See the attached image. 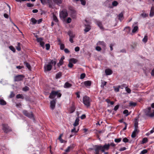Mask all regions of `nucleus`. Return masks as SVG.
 <instances>
[{"instance_id":"35","label":"nucleus","mask_w":154,"mask_h":154,"mask_svg":"<svg viewBox=\"0 0 154 154\" xmlns=\"http://www.w3.org/2000/svg\"><path fill=\"white\" fill-rule=\"evenodd\" d=\"M115 91L116 92H118L119 91V89L120 88V86H119L118 87H113Z\"/></svg>"},{"instance_id":"29","label":"nucleus","mask_w":154,"mask_h":154,"mask_svg":"<svg viewBox=\"0 0 154 154\" xmlns=\"http://www.w3.org/2000/svg\"><path fill=\"white\" fill-rule=\"evenodd\" d=\"M102 81L101 84V87L103 88L104 87V86L106 85V82H105L104 81H103L102 80Z\"/></svg>"},{"instance_id":"36","label":"nucleus","mask_w":154,"mask_h":154,"mask_svg":"<svg viewBox=\"0 0 154 154\" xmlns=\"http://www.w3.org/2000/svg\"><path fill=\"white\" fill-rule=\"evenodd\" d=\"M148 139L146 137H145L143 139L142 143L143 144L146 143L147 142Z\"/></svg>"},{"instance_id":"25","label":"nucleus","mask_w":154,"mask_h":154,"mask_svg":"<svg viewBox=\"0 0 154 154\" xmlns=\"http://www.w3.org/2000/svg\"><path fill=\"white\" fill-rule=\"evenodd\" d=\"M24 63L26 65V66L29 70H31V66L29 63L24 62Z\"/></svg>"},{"instance_id":"19","label":"nucleus","mask_w":154,"mask_h":154,"mask_svg":"<svg viewBox=\"0 0 154 154\" xmlns=\"http://www.w3.org/2000/svg\"><path fill=\"white\" fill-rule=\"evenodd\" d=\"M79 118H77L76 119L75 122L74 123L73 125L74 127L76 126L79 124Z\"/></svg>"},{"instance_id":"58","label":"nucleus","mask_w":154,"mask_h":154,"mask_svg":"<svg viewBox=\"0 0 154 154\" xmlns=\"http://www.w3.org/2000/svg\"><path fill=\"white\" fill-rule=\"evenodd\" d=\"M141 15L143 17H145L148 16V15L146 13H142L141 14Z\"/></svg>"},{"instance_id":"33","label":"nucleus","mask_w":154,"mask_h":154,"mask_svg":"<svg viewBox=\"0 0 154 154\" xmlns=\"http://www.w3.org/2000/svg\"><path fill=\"white\" fill-rule=\"evenodd\" d=\"M78 61V60L75 58H72L70 59V62H72L74 63H76Z\"/></svg>"},{"instance_id":"57","label":"nucleus","mask_w":154,"mask_h":154,"mask_svg":"<svg viewBox=\"0 0 154 154\" xmlns=\"http://www.w3.org/2000/svg\"><path fill=\"white\" fill-rule=\"evenodd\" d=\"M68 66L69 68H72L73 66V64L71 62H70L68 64Z\"/></svg>"},{"instance_id":"42","label":"nucleus","mask_w":154,"mask_h":154,"mask_svg":"<svg viewBox=\"0 0 154 154\" xmlns=\"http://www.w3.org/2000/svg\"><path fill=\"white\" fill-rule=\"evenodd\" d=\"M112 4L113 6H116L118 5V3L116 1H114L112 2Z\"/></svg>"},{"instance_id":"60","label":"nucleus","mask_w":154,"mask_h":154,"mask_svg":"<svg viewBox=\"0 0 154 154\" xmlns=\"http://www.w3.org/2000/svg\"><path fill=\"white\" fill-rule=\"evenodd\" d=\"M71 19L69 17L67 19L66 22L67 23H71Z\"/></svg>"},{"instance_id":"61","label":"nucleus","mask_w":154,"mask_h":154,"mask_svg":"<svg viewBox=\"0 0 154 154\" xmlns=\"http://www.w3.org/2000/svg\"><path fill=\"white\" fill-rule=\"evenodd\" d=\"M40 45L43 48H44L45 43L43 42H42L40 43Z\"/></svg>"},{"instance_id":"21","label":"nucleus","mask_w":154,"mask_h":154,"mask_svg":"<svg viewBox=\"0 0 154 154\" xmlns=\"http://www.w3.org/2000/svg\"><path fill=\"white\" fill-rule=\"evenodd\" d=\"M47 3L48 4L49 7L50 8H52L53 2L51 0H47Z\"/></svg>"},{"instance_id":"12","label":"nucleus","mask_w":154,"mask_h":154,"mask_svg":"<svg viewBox=\"0 0 154 154\" xmlns=\"http://www.w3.org/2000/svg\"><path fill=\"white\" fill-rule=\"evenodd\" d=\"M154 16V6L151 7L150 13L149 16L150 17H152Z\"/></svg>"},{"instance_id":"44","label":"nucleus","mask_w":154,"mask_h":154,"mask_svg":"<svg viewBox=\"0 0 154 154\" xmlns=\"http://www.w3.org/2000/svg\"><path fill=\"white\" fill-rule=\"evenodd\" d=\"M46 49L47 50H48L50 48V45L49 44H47L45 45Z\"/></svg>"},{"instance_id":"3","label":"nucleus","mask_w":154,"mask_h":154,"mask_svg":"<svg viewBox=\"0 0 154 154\" xmlns=\"http://www.w3.org/2000/svg\"><path fill=\"white\" fill-rule=\"evenodd\" d=\"M95 146H96L97 147V149H99L100 150H101L102 152H104L105 150H108L109 148V144H105L103 146L101 145H95Z\"/></svg>"},{"instance_id":"55","label":"nucleus","mask_w":154,"mask_h":154,"mask_svg":"<svg viewBox=\"0 0 154 154\" xmlns=\"http://www.w3.org/2000/svg\"><path fill=\"white\" fill-rule=\"evenodd\" d=\"M125 90L127 91V92L128 93H130L131 92V90L128 87H126Z\"/></svg>"},{"instance_id":"47","label":"nucleus","mask_w":154,"mask_h":154,"mask_svg":"<svg viewBox=\"0 0 154 154\" xmlns=\"http://www.w3.org/2000/svg\"><path fill=\"white\" fill-rule=\"evenodd\" d=\"M16 98H22L23 99V97L22 95L18 94L16 96Z\"/></svg>"},{"instance_id":"22","label":"nucleus","mask_w":154,"mask_h":154,"mask_svg":"<svg viewBox=\"0 0 154 154\" xmlns=\"http://www.w3.org/2000/svg\"><path fill=\"white\" fill-rule=\"evenodd\" d=\"M6 104V102L2 99H0V104L1 105H5Z\"/></svg>"},{"instance_id":"27","label":"nucleus","mask_w":154,"mask_h":154,"mask_svg":"<svg viewBox=\"0 0 154 154\" xmlns=\"http://www.w3.org/2000/svg\"><path fill=\"white\" fill-rule=\"evenodd\" d=\"M61 75H62L61 72H59L56 75L55 78L56 79H58V78H60L61 77Z\"/></svg>"},{"instance_id":"62","label":"nucleus","mask_w":154,"mask_h":154,"mask_svg":"<svg viewBox=\"0 0 154 154\" xmlns=\"http://www.w3.org/2000/svg\"><path fill=\"white\" fill-rule=\"evenodd\" d=\"M96 49L98 51H100L101 50V48L99 46H97L96 48Z\"/></svg>"},{"instance_id":"17","label":"nucleus","mask_w":154,"mask_h":154,"mask_svg":"<svg viewBox=\"0 0 154 154\" xmlns=\"http://www.w3.org/2000/svg\"><path fill=\"white\" fill-rule=\"evenodd\" d=\"M91 82L90 81H86L84 82V84L86 87L90 86L91 85Z\"/></svg>"},{"instance_id":"16","label":"nucleus","mask_w":154,"mask_h":154,"mask_svg":"<svg viewBox=\"0 0 154 154\" xmlns=\"http://www.w3.org/2000/svg\"><path fill=\"white\" fill-rule=\"evenodd\" d=\"M85 28L84 29V31L85 32H88L91 29V27L89 25H85Z\"/></svg>"},{"instance_id":"7","label":"nucleus","mask_w":154,"mask_h":154,"mask_svg":"<svg viewBox=\"0 0 154 154\" xmlns=\"http://www.w3.org/2000/svg\"><path fill=\"white\" fill-rule=\"evenodd\" d=\"M138 121L137 119H135L134 120V130L133 131H135L136 133H137L139 132V130H138Z\"/></svg>"},{"instance_id":"26","label":"nucleus","mask_w":154,"mask_h":154,"mask_svg":"<svg viewBox=\"0 0 154 154\" xmlns=\"http://www.w3.org/2000/svg\"><path fill=\"white\" fill-rule=\"evenodd\" d=\"M97 45H101L103 47H105V43L103 41H99L97 43Z\"/></svg>"},{"instance_id":"50","label":"nucleus","mask_w":154,"mask_h":154,"mask_svg":"<svg viewBox=\"0 0 154 154\" xmlns=\"http://www.w3.org/2000/svg\"><path fill=\"white\" fill-rule=\"evenodd\" d=\"M26 5L27 6L29 7H32L34 6V5L30 3H27Z\"/></svg>"},{"instance_id":"28","label":"nucleus","mask_w":154,"mask_h":154,"mask_svg":"<svg viewBox=\"0 0 154 154\" xmlns=\"http://www.w3.org/2000/svg\"><path fill=\"white\" fill-rule=\"evenodd\" d=\"M53 20L54 21L56 22H58V20L57 19L56 16L54 13L53 14Z\"/></svg>"},{"instance_id":"2","label":"nucleus","mask_w":154,"mask_h":154,"mask_svg":"<svg viewBox=\"0 0 154 154\" xmlns=\"http://www.w3.org/2000/svg\"><path fill=\"white\" fill-rule=\"evenodd\" d=\"M56 63L57 62L55 61L52 60H51L49 63L45 64L44 66V71L46 72L50 71L52 67V65L55 66Z\"/></svg>"},{"instance_id":"5","label":"nucleus","mask_w":154,"mask_h":154,"mask_svg":"<svg viewBox=\"0 0 154 154\" xmlns=\"http://www.w3.org/2000/svg\"><path fill=\"white\" fill-rule=\"evenodd\" d=\"M3 126V130L5 133H8L11 131V128L8 126L7 124H3L2 125Z\"/></svg>"},{"instance_id":"59","label":"nucleus","mask_w":154,"mask_h":154,"mask_svg":"<svg viewBox=\"0 0 154 154\" xmlns=\"http://www.w3.org/2000/svg\"><path fill=\"white\" fill-rule=\"evenodd\" d=\"M79 129L77 131L75 130V127L74 128L72 129L71 130V132H74V133H77Z\"/></svg>"},{"instance_id":"6","label":"nucleus","mask_w":154,"mask_h":154,"mask_svg":"<svg viewBox=\"0 0 154 154\" xmlns=\"http://www.w3.org/2000/svg\"><path fill=\"white\" fill-rule=\"evenodd\" d=\"M23 113L26 116L28 117L29 118H32L33 116L32 112L30 113L28 112V111L25 110H24L23 111Z\"/></svg>"},{"instance_id":"48","label":"nucleus","mask_w":154,"mask_h":154,"mask_svg":"<svg viewBox=\"0 0 154 154\" xmlns=\"http://www.w3.org/2000/svg\"><path fill=\"white\" fill-rule=\"evenodd\" d=\"M68 34L69 36V38H73L74 37V35L71 34L70 32H68Z\"/></svg>"},{"instance_id":"39","label":"nucleus","mask_w":154,"mask_h":154,"mask_svg":"<svg viewBox=\"0 0 154 154\" xmlns=\"http://www.w3.org/2000/svg\"><path fill=\"white\" fill-rule=\"evenodd\" d=\"M29 88L27 86H25L24 87L23 89V90L24 91H27L29 90Z\"/></svg>"},{"instance_id":"1","label":"nucleus","mask_w":154,"mask_h":154,"mask_svg":"<svg viewBox=\"0 0 154 154\" xmlns=\"http://www.w3.org/2000/svg\"><path fill=\"white\" fill-rule=\"evenodd\" d=\"M56 96H57V97H60L61 96V94L58 92L57 91H52L49 96L50 98L53 99V100L51 101L50 103V108L52 110H54L55 108L56 99L54 98Z\"/></svg>"},{"instance_id":"46","label":"nucleus","mask_w":154,"mask_h":154,"mask_svg":"<svg viewBox=\"0 0 154 154\" xmlns=\"http://www.w3.org/2000/svg\"><path fill=\"white\" fill-rule=\"evenodd\" d=\"M122 140L121 138H119L117 139H115V141L116 143H119Z\"/></svg>"},{"instance_id":"32","label":"nucleus","mask_w":154,"mask_h":154,"mask_svg":"<svg viewBox=\"0 0 154 154\" xmlns=\"http://www.w3.org/2000/svg\"><path fill=\"white\" fill-rule=\"evenodd\" d=\"M138 29V26H134V28L132 30V32L133 33H135V32Z\"/></svg>"},{"instance_id":"9","label":"nucleus","mask_w":154,"mask_h":154,"mask_svg":"<svg viewBox=\"0 0 154 154\" xmlns=\"http://www.w3.org/2000/svg\"><path fill=\"white\" fill-rule=\"evenodd\" d=\"M68 15L67 12L65 11H62L60 14V17L63 18H64L66 17Z\"/></svg>"},{"instance_id":"13","label":"nucleus","mask_w":154,"mask_h":154,"mask_svg":"<svg viewBox=\"0 0 154 154\" xmlns=\"http://www.w3.org/2000/svg\"><path fill=\"white\" fill-rule=\"evenodd\" d=\"M72 86V85L69 83L68 82H66L65 83L64 85V87L65 88H69Z\"/></svg>"},{"instance_id":"51","label":"nucleus","mask_w":154,"mask_h":154,"mask_svg":"<svg viewBox=\"0 0 154 154\" xmlns=\"http://www.w3.org/2000/svg\"><path fill=\"white\" fill-rule=\"evenodd\" d=\"M85 76V73H82L80 75V79H83Z\"/></svg>"},{"instance_id":"53","label":"nucleus","mask_w":154,"mask_h":154,"mask_svg":"<svg viewBox=\"0 0 154 154\" xmlns=\"http://www.w3.org/2000/svg\"><path fill=\"white\" fill-rule=\"evenodd\" d=\"M63 63V61H61L60 60L59 62V63H57V66H60L62 65Z\"/></svg>"},{"instance_id":"11","label":"nucleus","mask_w":154,"mask_h":154,"mask_svg":"<svg viewBox=\"0 0 154 154\" xmlns=\"http://www.w3.org/2000/svg\"><path fill=\"white\" fill-rule=\"evenodd\" d=\"M151 107H149L145 109L144 110V112L145 115L148 116H149L150 113V110L151 109Z\"/></svg>"},{"instance_id":"43","label":"nucleus","mask_w":154,"mask_h":154,"mask_svg":"<svg viewBox=\"0 0 154 154\" xmlns=\"http://www.w3.org/2000/svg\"><path fill=\"white\" fill-rule=\"evenodd\" d=\"M128 110L127 109H125V110H124L123 113L124 114H126V116H127L128 115H129V114L128 113Z\"/></svg>"},{"instance_id":"18","label":"nucleus","mask_w":154,"mask_h":154,"mask_svg":"<svg viewBox=\"0 0 154 154\" xmlns=\"http://www.w3.org/2000/svg\"><path fill=\"white\" fill-rule=\"evenodd\" d=\"M79 0H73L74 2H76L79 1ZM81 4L83 5H85L86 4V0H80Z\"/></svg>"},{"instance_id":"15","label":"nucleus","mask_w":154,"mask_h":154,"mask_svg":"<svg viewBox=\"0 0 154 154\" xmlns=\"http://www.w3.org/2000/svg\"><path fill=\"white\" fill-rule=\"evenodd\" d=\"M105 72L106 75H109L112 73V71L111 70L108 69L105 70Z\"/></svg>"},{"instance_id":"14","label":"nucleus","mask_w":154,"mask_h":154,"mask_svg":"<svg viewBox=\"0 0 154 154\" xmlns=\"http://www.w3.org/2000/svg\"><path fill=\"white\" fill-rule=\"evenodd\" d=\"M96 23L100 29H103L102 23L100 21L96 20Z\"/></svg>"},{"instance_id":"40","label":"nucleus","mask_w":154,"mask_h":154,"mask_svg":"<svg viewBox=\"0 0 154 154\" xmlns=\"http://www.w3.org/2000/svg\"><path fill=\"white\" fill-rule=\"evenodd\" d=\"M94 147L95 148V150L96 152L95 154H99L100 150L99 149H97V147L95 145L94 146Z\"/></svg>"},{"instance_id":"63","label":"nucleus","mask_w":154,"mask_h":154,"mask_svg":"<svg viewBox=\"0 0 154 154\" xmlns=\"http://www.w3.org/2000/svg\"><path fill=\"white\" fill-rule=\"evenodd\" d=\"M80 48L79 47H76L75 48V50L76 52L79 51Z\"/></svg>"},{"instance_id":"54","label":"nucleus","mask_w":154,"mask_h":154,"mask_svg":"<svg viewBox=\"0 0 154 154\" xmlns=\"http://www.w3.org/2000/svg\"><path fill=\"white\" fill-rule=\"evenodd\" d=\"M136 133L135 131H133L131 135V137L133 138H134L136 137Z\"/></svg>"},{"instance_id":"56","label":"nucleus","mask_w":154,"mask_h":154,"mask_svg":"<svg viewBox=\"0 0 154 154\" xmlns=\"http://www.w3.org/2000/svg\"><path fill=\"white\" fill-rule=\"evenodd\" d=\"M60 49L61 50H63L65 47V46L64 44H60Z\"/></svg>"},{"instance_id":"41","label":"nucleus","mask_w":154,"mask_h":154,"mask_svg":"<svg viewBox=\"0 0 154 154\" xmlns=\"http://www.w3.org/2000/svg\"><path fill=\"white\" fill-rule=\"evenodd\" d=\"M137 104L136 103H134L133 102H130L129 103V105L130 106H136Z\"/></svg>"},{"instance_id":"64","label":"nucleus","mask_w":154,"mask_h":154,"mask_svg":"<svg viewBox=\"0 0 154 154\" xmlns=\"http://www.w3.org/2000/svg\"><path fill=\"white\" fill-rule=\"evenodd\" d=\"M154 116V111L152 113H150L149 116L150 117H153Z\"/></svg>"},{"instance_id":"52","label":"nucleus","mask_w":154,"mask_h":154,"mask_svg":"<svg viewBox=\"0 0 154 154\" xmlns=\"http://www.w3.org/2000/svg\"><path fill=\"white\" fill-rule=\"evenodd\" d=\"M123 141L125 143H127L128 142L129 140L126 137H125L123 139Z\"/></svg>"},{"instance_id":"8","label":"nucleus","mask_w":154,"mask_h":154,"mask_svg":"<svg viewBox=\"0 0 154 154\" xmlns=\"http://www.w3.org/2000/svg\"><path fill=\"white\" fill-rule=\"evenodd\" d=\"M24 76L23 75H18L15 76L14 78V81H19L22 80Z\"/></svg>"},{"instance_id":"45","label":"nucleus","mask_w":154,"mask_h":154,"mask_svg":"<svg viewBox=\"0 0 154 154\" xmlns=\"http://www.w3.org/2000/svg\"><path fill=\"white\" fill-rule=\"evenodd\" d=\"M147 152V150L146 149H144L141 151L140 154H145V153H146Z\"/></svg>"},{"instance_id":"37","label":"nucleus","mask_w":154,"mask_h":154,"mask_svg":"<svg viewBox=\"0 0 154 154\" xmlns=\"http://www.w3.org/2000/svg\"><path fill=\"white\" fill-rule=\"evenodd\" d=\"M9 49L14 52H15V49L13 46H9Z\"/></svg>"},{"instance_id":"4","label":"nucleus","mask_w":154,"mask_h":154,"mask_svg":"<svg viewBox=\"0 0 154 154\" xmlns=\"http://www.w3.org/2000/svg\"><path fill=\"white\" fill-rule=\"evenodd\" d=\"M83 103L84 105L88 107L90 106V103L91 100L89 97L86 96H85L83 97Z\"/></svg>"},{"instance_id":"49","label":"nucleus","mask_w":154,"mask_h":154,"mask_svg":"<svg viewBox=\"0 0 154 154\" xmlns=\"http://www.w3.org/2000/svg\"><path fill=\"white\" fill-rule=\"evenodd\" d=\"M36 40L38 42L40 43L42 42L43 38H37V39H36Z\"/></svg>"},{"instance_id":"20","label":"nucleus","mask_w":154,"mask_h":154,"mask_svg":"<svg viewBox=\"0 0 154 154\" xmlns=\"http://www.w3.org/2000/svg\"><path fill=\"white\" fill-rule=\"evenodd\" d=\"M74 147L73 144L71 145H70L65 150V151L66 152H68L70 149H72Z\"/></svg>"},{"instance_id":"38","label":"nucleus","mask_w":154,"mask_h":154,"mask_svg":"<svg viewBox=\"0 0 154 154\" xmlns=\"http://www.w3.org/2000/svg\"><path fill=\"white\" fill-rule=\"evenodd\" d=\"M15 96V94L12 91L11 92V94L9 95V97L10 98H11L14 97Z\"/></svg>"},{"instance_id":"34","label":"nucleus","mask_w":154,"mask_h":154,"mask_svg":"<svg viewBox=\"0 0 154 154\" xmlns=\"http://www.w3.org/2000/svg\"><path fill=\"white\" fill-rule=\"evenodd\" d=\"M148 38L147 36L146 35L144 36V38L142 40V41L144 43H146L147 41Z\"/></svg>"},{"instance_id":"10","label":"nucleus","mask_w":154,"mask_h":154,"mask_svg":"<svg viewBox=\"0 0 154 154\" xmlns=\"http://www.w3.org/2000/svg\"><path fill=\"white\" fill-rule=\"evenodd\" d=\"M70 16L73 18H75L76 17V11L73 9L70 10Z\"/></svg>"},{"instance_id":"23","label":"nucleus","mask_w":154,"mask_h":154,"mask_svg":"<svg viewBox=\"0 0 154 154\" xmlns=\"http://www.w3.org/2000/svg\"><path fill=\"white\" fill-rule=\"evenodd\" d=\"M123 16V14L122 12H121L118 15L119 17V19L121 21L122 20V19Z\"/></svg>"},{"instance_id":"24","label":"nucleus","mask_w":154,"mask_h":154,"mask_svg":"<svg viewBox=\"0 0 154 154\" xmlns=\"http://www.w3.org/2000/svg\"><path fill=\"white\" fill-rule=\"evenodd\" d=\"M30 21L32 22V24H35L37 22V20L34 18H32L30 20Z\"/></svg>"},{"instance_id":"31","label":"nucleus","mask_w":154,"mask_h":154,"mask_svg":"<svg viewBox=\"0 0 154 154\" xmlns=\"http://www.w3.org/2000/svg\"><path fill=\"white\" fill-rule=\"evenodd\" d=\"M17 46L16 47V49L18 51H20L21 50V47H20L21 44L19 42H18L17 43Z\"/></svg>"},{"instance_id":"30","label":"nucleus","mask_w":154,"mask_h":154,"mask_svg":"<svg viewBox=\"0 0 154 154\" xmlns=\"http://www.w3.org/2000/svg\"><path fill=\"white\" fill-rule=\"evenodd\" d=\"M53 1L55 3L59 5L61 3L62 0H53Z\"/></svg>"}]
</instances>
